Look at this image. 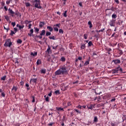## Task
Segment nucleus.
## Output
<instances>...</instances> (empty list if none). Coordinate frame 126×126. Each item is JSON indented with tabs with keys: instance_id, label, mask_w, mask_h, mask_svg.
<instances>
[{
	"instance_id": "nucleus-1",
	"label": "nucleus",
	"mask_w": 126,
	"mask_h": 126,
	"mask_svg": "<svg viewBox=\"0 0 126 126\" xmlns=\"http://www.w3.org/2000/svg\"><path fill=\"white\" fill-rule=\"evenodd\" d=\"M67 67L65 66H62L59 70L55 72L56 75H60L61 74H67Z\"/></svg>"
},
{
	"instance_id": "nucleus-2",
	"label": "nucleus",
	"mask_w": 126,
	"mask_h": 126,
	"mask_svg": "<svg viewBox=\"0 0 126 126\" xmlns=\"http://www.w3.org/2000/svg\"><path fill=\"white\" fill-rule=\"evenodd\" d=\"M119 71L120 73L123 72L122 68L121 67L120 65L116 68L113 69L112 70V74H117V73H118Z\"/></svg>"
},
{
	"instance_id": "nucleus-3",
	"label": "nucleus",
	"mask_w": 126,
	"mask_h": 126,
	"mask_svg": "<svg viewBox=\"0 0 126 126\" xmlns=\"http://www.w3.org/2000/svg\"><path fill=\"white\" fill-rule=\"evenodd\" d=\"M12 45V43L11 42V40L10 39H7L5 43L4 44V47H10Z\"/></svg>"
},
{
	"instance_id": "nucleus-4",
	"label": "nucleus",
	"mask_w": 126,
	"mask_h": 126,
	"mask_svg": "<svg viewBox=\"0 0 126 126\" xmlns=\"http://www.w3.org/2000/svg\"><path fill=\"white\" fill-rule=\"evenodd\" d=\"M33 3H35L34 7L36 8L41 9V6H40V0L38 1H36L35 2H32Z\"/></svg>"
},
{
	"instance_id": "nucleus-5",
	"label": "nucleus",
	"mask_w": 126,
	"mask_h": 126,
	"mask_svg": "<svg viewBox=\"0 0 126 126\" xmlns=\"http://www.w3.org/2000/svg\"><path fill=\"white\" fill-rule=\"evenodd\" d=\"M37 78H32L30 80V84H32L33 83L36 84L37 83Z\"/></svg>"
},
{
	"instance_id": "nucleus-6",
	"label": "nucleus",
	"mask_w": 126,
	"mask_h": 126,
	"mask_svg": "<svg viewBox=\"0 0 126 126\" xmlns=\"http://www.w3.org/2000/svg\"><path fill=\"white\" fill-rule=\"evenodd\" d=\"M8 10L9 13L10 14L11 16L13 17L14 15L15 14V12H13V11H12V9H10V8H8Z\"/></svg>"
},
{
	"instance_id": "nucleus-7",
	"label": "nucleus",
	"mask_w": 126,
	"mask_h": 126,
	"mask_svg": "<svg viewBox=\"0 0 126 126\" xmlns=\"http://www.w3.org/2000/svg\"><path fill=\"white\" fill-rule=\"evenodd\" d=\"M116 20H112L110 21L109 23V25L111 27H115V23Z\"/></svg>"
},
{
	"instance_id": "nucleus-8",
	"label": "nucleus",
	"mask_w": 126,
	"mask_h": 126,
	"mask_svg": "<svg viewBox=\"0 0 126 126\" xmlns=\"http://www.w3.org/2000/svg\"><path fill=\"white\" fill-rule=\"evenodd\" d=\"M113 62H114L115 64H120L121 63L120 60H114L113 61Z\"/></svg>"
},
{
	"instance_id": "nucleus-9",
	"label": "nucleus",
	"mask_w": 126,
	"mask_h": 126,
	"mask_svg": "<svg viewBox=\"0 0 126 126\" xmlns=\"http://www.w3.org/2000/svg\"><path fill=\"white\" fill-rule=\"evenodd\" d=\"M30 33H29L28 34L29 36H33V29H31L30 31Z\"/></svg>"
},
{
	"instance_id": "nucleus-10",
	"label": "nucleus",
	"mask_w": 126,
	"mask_h": 126,
	"mask_svg": "<svg viewBox=\"0 0 126 126\" xmlns=\"http://www.w3.org/2000/svg\"><path fill=\"white\" fill-rule=\"evenodd\" d=\"M44 25H45L44 22H40L39 26L40 28H42Z\"/></svg>"
},
{
	"instance_id": "nucleus-11",
	"label": "nucleus",
	"mask_w": 126,
	"mask_h": 126,
	"mask_svg": "<svg viewBox=\"0 0 126 126\" xmlns=\"http://www.w3.org/2000/svg\"><path fill=\"white\" fill-rule=\"evenodd\" d=\"M50 52H51V48L49 46V45L48 46V48L47 49V51H45L46 53H48V54H50Z\"/></svg>"
},
{
	"instance_id": "nucleus-12",
	"label": "nucleus",
	"mask_w": 126,
	"mask_h": 126,
	"mask_svg": "<svg viewBox=\"0 0 126 126\" xmlns=\"http://www.w3.org/2000/svg\"><path fill=\"white\" fill-rule=\"evenodd\" d=\"M56 110L58 111H64L63 108H61L60 107H56Z\"/></svg>"
},
{
	"instance_id": "nucleus-13",
	"label": "nucleus",
	"mask_w": 126,
	"mask_h": 126,
	"mask_svg": "<svg viewBox=\"0 0 126 126\" xmlns=\"http://www.w3.org/2000/svg\"><path fill=\"white\" fill-rule=\"evenodd\" d=\"M45 33H46V31H45L44 30H42V31H41V32L40 35H41V36L45 35Z\"/></svg>"
},
{
	"instance_id": "nucleus-14",
	"label": "nucleus",
	"mask_w": 126,
	"mask_h": 126,
	"mask_svg": "<svg viewBox=\"0 0 126 126\" xmlns=\"http://www.w3.org/2000/svg\"><path fill=\"white\" fill-rule=\"evenodd\" d=\"M60 61L62 62H65L66 61V59L64 57H62Z\"/></svg>"
},
{
	"instance_id": "nucleus-15",
	"label": "nucleus",
	"mask_w": 126,
	"mask_h": 126,
	"mask_svg": "<svg viewBox=\"0 0 126 126\" xmlns=\"http://www.w3.org/2000/svg\"><path fill=\"white\" fill-rule=\"evenodd\" d=\"M47 29H48V30L50 32H52L53 30V29L50 27V26H48L47 27Z\"/></svg>"
},
{
	"instance_id": "nucleus-16",
	"label": "nucleus",
	"mask_w": 126,
	"mask_h": 126,
	"mask_svg": "<svg viewBox=\"0 0 126 126\" xmlns=\"http://www.w3.org/2000/svg\"><path fill=\"white\" fill-rule=\"evenodd\" d=\"M90 57H89V60L87 61H86V62H85V64H84V65H85V66L88 65V64H90Z\"/></svg>"
},
{
	"instance_id": "nucleus-17",
	"label": "nucleus",
	"mask_w": 126,
	"mask_h": 126,
	"mask_svg": "<svg viewBox=\"0 0 126 126\" xmlns=\"http://www.w3.org/2000/svg\"><path fill=\"white\" fill-rule=\"evenodd\" d=\"M95 104H94V105H91L90 107H88V109H89L93 110V108H94V107H95Z\"/></svg>"
},
{
	"instance_id": "nucleus-18",
	"label": "nucleus",
	"mask_w": 126,
	"mask_h": 126,
	"mask_svg": "<svg viewBox=\"0 0 126 126\" xmlns=\"http://www.w3.org/2000/svg\"><path fill=\"white\" fill-rule=\"evenodd\" d=\"M110 97V95L109 94H107L106 95H105L104 96H103V99H106V98H109Z\"/></svg>"
},
{
	"instance_id": "nucleus-19",
	"label": "nucleus",
	"mask_w": 126,
	"mask_h": 126,
	"mask_svg": "<svg viewBox=\"0 0 126 126\" xmlns=\"http://www.w3.org/2000/svg\"><path fill=\"white\" fill-rule=\"evenodd\" d=\"M94 123H97L98 122V118L96 116L94 117Z\"/></svg>"
},
{
	"instance_id": "nucleus-20",
	"label": "nucleus",
	"mask_w": 126,
	"mask_h": 126,
	"mask_svg": "<svg viewBox=\"0 0 126 126\" xmlns=\"http://www.w3.org/2000/svg\"><path fill=\"white\" fill-rule=\"evenodd\" d=\"M34 30H35V32H36L37 33H39V29H37V28L34 27Z\"/></svg>"
},
{
	"instance_id": "nucleus-21",
	"label": "nucleus",
	"mask_w": 126,
	"mask_h": 126,
	"mask_svg": "<svg viewBox=\"0 0 126 126\" xmlns=\"http://www.w3.org/2000/svg\"><path fill=\"white\" fill-rule=\"evenodd\" d=\"M25 5L26 7H29L31 5L30 3H29V2H26Z\"/></svg>"
},
{
	"instance_id": "nucleus-22",
	"label": "nucleus",
	"mask_w": 126,
	"mask_h": 126,
	"mask_svg": "<svg viewBox=\"0 0 126 126\" xmlns=\"http://www.w3.org/2000/svg\"><path fill=\"white\" fill-rule=\"evenodd\" d=\"M88 25L90 26V29L93 28V25H92V22L91 21H89L88 22Z\"/></svg>"
},
{
	"instance_id": "nucleus-23",
	"label": "nucleus",
	"mask_w": 126,
	"mask_h": 126,
	"mask_svg": "<svg viewBox=\"0 0 126 126\" xmlns=\"http://www.w3.org/2000/svg\"><path fill=\"white\" fill-rule=\"evenodd\" d=\"M37 55V52H35L34 53L32 52L31 54V55L33 56H36Z\"/></svg>"
},
{
	"instance_id": "nucleus-24",
	"label": "nucleus",
	"mask_w": 126,
	"mask_h": 126,
	"mask_svg": "<svg viewBox=\"0 0 126 126\" xmlns=\"http://www.w3.org/2000/svg\"><path fill=\"white\" fill-rule=\"evenodd\" d=\"M15 91V92H16L17 91V86H13V88L12 89V91Z\"/></svg>"
},
{
	"instance_id": "nucleus-25",
	"label": "nucleus",
	"mask_w": 126,
	"mask_h": 126,
	"mask_svg": "<svg viewBox=\"0 0 126 126\" xmlns=\"http://www.w3.org/2000/svg\"><path fill=\"white\" fill-rule=\"evenodd\" d=\"M41 63H42V62H41V61L40 60H38L37 61L36 63H37V65H39V64H41Z\"/></svg>"
},
{
	"instance_id": "nucleus-26",
	"label": "nucleus",
	"mask_w": 126,
	"mask_h": 126,
	"mask_svg": "<svg viewBox=\"0 0 126 126\" xmlns=\"http://www.w3.org/2000/svg\"><path fill=\"white\" fill-rule=\"evenodd\" d=\"M119 54H120V56L122 55L124 53L121 50H119L118 52Z\"/></svg>"
},
{
	"instance_id": "nucleus-27",
	"label": "nucleus",
	"mask_w": 126,
	"mask_h": 126,
	"mask_svg": "<svg viewBox=\"0 0 126 126\" xmlns=\"http://www.w3.org/2000/svg\"><path fill=\"white\" fill-rule=\"evenodd\" d=\"M116 100V99L115 98V97H113L109 102H115Z\"/></svg>"
},
{
	"instance_id": "nucleus-28",
	"label": "nucleus",
	"mask_w": 126,
	"mask_h": 126,
	"mask_svg": "<svg viewBox=\"0 0 126 126\" xmlns=\"http://www.w3.org/2000/svg\"><path fill=\"white\" fill-rule=\"evenodd\" d=\"M117 17V15H116V14H113L112 16V18L113 19H116Z\"/></svg>"
},
{
	"instance_id": "nucleus-29",
	"label": "nucleus",
	"mask_w": 126,
	"mask_h": 126,
	"mask_svg": "<svg viewBox=\"0 0 126 126\" xmlns=\"http://www.w3.org/2000/svg\"><path fill=\"white\" fill-rule=\"evenodd\" d=\"M51 33L50 32H47L46 33V36H50L51 35Z\"/></svg>"
},
{
	"instance_id": "nucleus-30",
	"label": "nucleus",
	"mask_w": 126,
	"mask_h": 126,
	"mask_svg": "<svg viewBox=\"0 0 126 126\" xmlns=\"http://www.w3.org/2000/svg\"><path fill=\"white\" fill-rule=\"evenodd\" d=\"M6 78V76L5 75L3 77H1L0 80L4 81L5 80Z\"/></svg>"
},
{
	"instance_id": "nucleus-31",
	"label": "nucleus",
	"mask_w": 126,
	"mask_h": 126,
	"mask_svg": "<svg viewBox=\"0 0 126 126\" xmlns=\"http://www.w3.org/2000/svg\"><path fill=\"white\" fill-rule=\"evenodd\" d=\"M55 94L57 95L58 94H60V91L59 90H57L55 92Z\"/></svg>"
},
{
	"instance_id": "nucleus-32",
	"label": "nucleus",
	"mask_w": 126,
	"mask_h": 126,
	"mask_svg": "<svg viewBox=\"0 0 126 126\" xmlns=\"http://www.w3.org/2000/svg\"><path fill=\"white\" fill-rule=\"evenodd\" d=\"M89 47L92 46L93 45V44L92 41H90L88 43Z\"/></svg>"
},
{
	"instance_id": "nucleus-33",
	"label": "nucleus",
	"mask_w": 126,
	"mask_h": 126,
	"mask_svg": "<svg viewBox=\"0 0 126 126\" xmlns=\"http://www.w3.org/2000/svg\"><path fill=\"white\" fill-rule=\"evenodd\" d=\"M81 48L82 49H85L86 48V45L85 44H83L81 46Z\"/></svg>"
},
{
	"instance_id": "nucleus-34",
	"label": "nucleus",
	"mask_w": 126,
	"mask_h": 126,
	"mask_svg": "<svg viewBox=\"0 0 126 126\" xmlns=\"http://www.w3.org/2000/svg\"><path fill=\"white\" fill-rule=\"evenodd\" d=\"M64 32L62 30V29H60L59 30V33L61 34H63Z\"/></svg>"
},
{
	"instance_id": "nucleus-35",
	"label": "nucleus",
	"mask_w": 126,
	"mask_h": 126,
	"mask_svg": "<svg viewBox=\"0 0 126 126\" xmlns=\"http://www.w3.org/2000/svg\"><path fill=\"white\" fill-rule=\"evenodd\" d=\"M15 32L13 31H11V33L9 34L10 35L13 36V34H15Z\"/></svg>"
},
{
	"instance_id": "nucleus-36",
	"label": "nucleus",
	"mask_w": 126,
	"mask_h": 126,
	"mask_svg": "<svg viewBox=\"0 0 126 126\" xmlns=\"http://www.w3.org/2000/svg\"><path fill=\"white\" fill-rule=\"evenodd\" d=\"M17 42V43L21 44L22 42V41L21 39H18Z\"/></svg>"
},
{
	"instance_id": "nucleus-37",
	"label": "nucleus",
	"mask_w": 126,
	"mask_h": 126,
	"mask_svg": "<svg viewBox=\"0 0 126 126\" xmlns=\"http://www.w3.org/2000/svg\"><path fill=\"white\" fill-rule=\"evenodd\" d=\"M67 11L66 10L64 12V13H63V16L64 17H67Z\"/></svg>"
},
{
	"instance_id": "nucleus-38",
	"label": "nucleus",
	"mask_w": 126,
	"mask_h": 126,
	"mask_svg": "<svg viewBox=\"0 0 126 126\" xmlns=\"http://www.w3.org/2000/svg\"><path fill=\"white\" fill-rule=\"evenodd\" d=\"M49 38L50 39L55 40V36H49Z\"/></svg>"
},
{
	"instance_id": "nucleus-39",
	"label": "nucleus",
	"mask_w": 126,
	"mask_h": 126,
	"mask_svg": "<svg viewBox=\"0 0 126 126\" xmlns=\"http://www.w3.org/2000/svg\"><path fill=\"white\" fill-rule=\"evenodd\" d=\"M42 35H41L40 34V35H36V37L37 38H39V39H41L42 38Z\"/></svg>"
},
{
	"instance_id": "nucleus-40",
	"label": "nucleus",
	"mask_w": 126,
	"mask_h": 126,
	"mask_svg": "<svg viewBox=\"0 0 126 126\" xmlns=\"http://www.w3.org/2000/svg\"><path fill=\"white\" fill-rule=\"evenodd\" d=\"M12 0H8L7 1H6V3L7 5H8L10 4V1H11Z\"/></svg>"
},
{
	"instance_id": "nucleus-41",
	"label": "nucleus",
	"mask_w": 126,
	"mask_h": 126,
	"mask_svg": "<svg viewBox=\"0 0 126 126\" xmlns=\"http://www.w3.org/2000/svg\"><path fill=\"white\" fill-rule=\"evenodd\" d=\"M24 28V25H22V26H20L19 27V30H21V29H23Z\"/></svg>"
},
{
	"instance_id": "nucleus-42",
	"label": "nucleus",
	"mask_w": 126,
	"mask_h": 126,
	"mask_svg": "<svg viewBox=\"0 0 126 126\" xmlns=\"http://www.w3.org/2000/svg\"><path fill=\"white\" fill-rule=\"evenodd\" d=\"M31 22H32V21H28V20H26V21H25V24H28L30 23H31Z\"/></svg>"
},
{
	"instance_id": "nucleus-43",
	"label": "nucleus",
	"mask_w": 126,
	"mask_h": 126,
	"mask_svg": "<svg viewBox=\"0 0 126 126\" xmlns=\"http://www.w3.org/2000/svg\"><path fill=\"white\" fill-rule=\"evenodd\" d=\"M26 86L27 87V90H29L30 89V88L28 84H26Z\"/></svg>"
},
{
	"instance_id": "nucleus-44",
	"label": "nucleus",
	"mask_w": 126,
	"mask_h": 126,
	"mask_svg": "<svg viewBox=\"0 0 126 126\" xmlns=\"http://www.w3.org/2000/svg\"><path fill=\"white\" fill-rule=\"evenodd\" d=\"M58 27L59 28H60V24H56V25H55L54 26V27Z\"/></svg>"
},
{
	"instance_id": "nucleus-45",
	"label": "nucleus",
	"mask_w": 126,
	"mask_h": 126,
	"mask_svg": "<svg viewBox=\"0 0 126 126\" xmlns=\"http://www.w3.org/2000/svg\"><path fill=\"white\" fill-rule=\"evenodd\" d=\"M4 18L7 21H8L9 20V18L8 16H4Z\"/></svg>"
},
{
	"instance_id": "nucleus-46",
	"label": "nucleus",
	"mask_w": 126,
	"mask_h": 126,
	"mask_svg": "<svg viewBox=\"0 0 126 126\" xmlns=\"http://www.w3.org/2000/svg\"><path fill=\"white\" fill-rule=\"evenodd\" d=\"M47 61L48 62H52V60H51V58L50 57L48 58Z\"/></svg>"
},
{
	"instance_id": "nucleus-47",
	"label": "nucleus",
	"mask_w": 126,
	"mask_h": 126,
	"mask_svg": "<svg viewBox=\"0 0 126 126\" xmlns=\"http://www.w3.org/2000/svg\"><path fill=\"white\" fill-rule=\"evenodd\" d=\"M87 36H88V34H85L84 35V38H85V39H87Z\"/></svg>"
},
{
	"instance_id": "nucleus-48",
	"label": "nucleus",
	"mask_w": 126,
	"mask_h": 126,
	"mask_svg": "<svg viewBox=\"0 0 126 126\" xmlns=\"http://www.w3.org/2000/svg\"><path fill=\"white\" fill-rule=\"evenodd\" d=\"M54 31H56V32H57L59 31V29H58V28H57V27H56V28H54Z\"/></svg>"
},
{
	"instance_id": "nucleus-49",
	"label": "nucleus",
	"mask_w": 126,
	"mask_h": 126,
	"mask_svg": "<svg viewBox=\"0 0 126 126\" xmlns=\"http://www.w3.org/2000/svg\"><path fill=\"white\" fill-rule=\"evenodd\" d=\"M41 73H46V70L45 69H42L41 70Z\"/></svg>"
},
{
	"instance_id": "nucleus-50",
	"label": "nucleus",
	"mask_w": 126,
	"mask_h": 126,
	"mask_svg": "<svg viewBox=\"0 0 126 126\" xmlns=\"http://www.w3.org/2000/svg\"><path fill=\"white\" fill-rule=\"evenodd\" d=\"M92 124V122L90 121H89L88 122V124H86L85 125L90 126Z\"/></svg>"
},
{
	"instance_id": "nucleus-51",
	"label": "nucleus",
	"mask_w": 126,
	"mask_h": 126,
	"mask_svg": "<svg viewBox=\"0 0 126 126\" xmlns=\"http://www.w3.org/2000/svg\"><path fill=\"white\" fill-rule=\"evenodd\" d=\"M54 124H55L54 123H51L49 124L48 125L50 126H52Z\"/></svg>"
},
{
	"instance_id": "nucleus-52",
	"label": "nucleus",
	"mask_w": 126,
	"mask_h": 126,
	"mask_svg": "<svg viewBox=\"0 0 126 126\" xmlns=\"http://www.w3.org/2000/svg\"><path fill=\"white\" fill-rule=\"evenodd\" d=\"M105 30V29H103L101 30H99V31H98V32H103V31Z\"/></svg>"
},
{
	"instance_id": "nucleus-53",
	"label": "nucleus",
	"mask_w": 126,
	"mask_h": 126,
	"mask_svg": "<svg viewBox=\"0 0 126 126\" xmlns=\"http://www.w3.org/2000/svg\"><path fill=\"white\" fill-rule=\"evenodd\" d=\"M4 29L6 31V32H7L9 30V28H6L5 27H4Z\"/></svg>"
},
{
	"instance_id": "nucleus-54",
	"label": "nucleus",
	"mask_w": 126,
	"mask_h": 126,
	"mask_svg": "<svg viewBox=\"0 0 126 126\" xmlns=\"http://www.w3.org/2000/svg\"><path fill=\"white\" fill-rule=\"evenodd\" d=\"M11 25H12V26L13 27H14L15 26V25H16V24H15V22H12V23H11Z\"/></svg>"
},
{
	"instance_id": "nucleus-55",
	"label": "nucleus",
	"mask_w": 126,
	"mask_h": 126,
	"mask_svg": "<svg viewBox=\"0 0 126 126\" xmlns=\"http://www.w3.org/2000/svg\"><path fill=\"white\" fill-rule=\"evenodd\" d=\"M32 102H35V97L33 96H32Z\"/></svg>"
},
{
	"instance_id": "nucleus-56",
	"label": "nucleus",
	"mask_w": 126,
	"mask_h": 126,
	"mask_svg": "<svg viewBox=\"0 0 126 126\" xmlns=\"http://www.w3.org/2000/svg\"><path fill=\"white\" fill-rule=\"evenodd\" d=\"M97 89H96V90H95V93L96 94H101V92H100V93H97V92H96V91H97Z\"/></svg>"
},
{
	"instance_id": "nucleus-57",
	"label": "nucleus",
	"mask_w": 126,
	"mask_h": 126,
	"mask_svg": "<svg viewBox=\"0 0 126 126\" xmlns=\"http://www.w3.org/2000/svg\"><path fill=\"white\" fill-rule=\"evenodd\" d=\"M45 100L47 102H49V97L47 96V97H46Z\"/></svg>"
},
{
	"instance_id": "nucleus-58",
	"label": "nucleus",
	"mask_w": 126,
	"mask_h": 126,
	"mask_svg": "<svg viewBox=\"0 0 126 126\" xmlns=\"http://www.w3.org/2000/svg\"><path fill=\"white\" fill-rule=\"evenodd\" d=\"M20 85L23 86L24 85V82L23 81H21L20 82Z\"/></svg>"
},
{
	"instance_id": "nucleus-59",
	"label": "nucleus",
	"mask_w": 126,
	"mask_h": 126,
	"mask_svg": "<svg viewBox=\"0 0 126 126\" xmlns=\"http://www.w3.org/2000/svg\"><path fill=\"white\" fill-rule=\"evenodd\" d=\"M72 105V104H71V102H68L67 103V106H70V105Z\"/></svg>"
},
{
	"instance_id": "nucleus-60",
	"label": "nucleus",
	"mask_w": 126,
	"mask_h": 126,
	"mask_svg": "<svg viewBox=\"0 0 126 126\" xmlns=\"http://www.w3.org/2000/svg\"><path fill=\"white\" fill-rule=\"evenodd\" d=\"M58 47V45L56 46V47H52L53 49L56 50Z\"/></svg>"
},
{
	"instance_id": "nucleus-61",
	"label": "nucleus",
	"mask_w": 126,
	"mask_h": 126,
	"mask_svg": "<svg viewBox=\"0 0 126 126\" xmlns=\"http://www.w3.org/2000/svg\"><path fill=\"white\" fill-rule=\"evenodd\" d=\"M100 104L101 107V106L102 107H104V105H105L104 103H100Z\"/></svg>"
},
{
	"instance_id": "nucleus-62",
	"label": "nucleus",
	"mask_w": 126,
	"mask_h": 126,
	"mask_svg": "<svg viewBox=\"0 0 126 126\" xmlns=\"http://www.w3.org/2000/svg\"><path fill=\"white\" fill-rule=\"evenodd\" d=\"M75 111H76V112H77L78 113H79V114L81 113V112L79 111L78 110H77V109H75Z\"/></svg>"
},
{
	"instance_id": "nucleus-63",
	"label": "nucleus",
	"mask_w": 126,
	"mask_h": 126,
	"mask_svg": "<svg viewBox=\"0 0 126 126\" xmlns=\"http://www.w3.org/2000/svg\"><path fill=\"white\" fill-rule=\"evenodd\" d=\"M1 96L4 97L5 96V94L4 93H2Z\"/></svg>"
},
{
	"instance_id": "nucleus-64",
	"label": "nucleus",
	"mask_w": 126,
	"mask_h": 126,
	"mask_svg": "<svg viewBox=\"0 0 126 126\" xmlns=\"http://www.w3.org/2000/svg\"><path fill=\"white\" fill-rule=\"evenodd\" d=\"M107 50L108 51V52H110L112 51V49L111 48H107Z\"/></svg>"
}]
</instances>
